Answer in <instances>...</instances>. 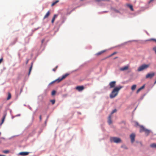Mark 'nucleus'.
I'll return each mask as SVG.
<instances>
[{"mask_svg": "<svg viewBox=\"0 0 156 156\" xmlns=\"http://www.w3.org/2000/svg\"><path fill=\"white\" fill-rule=\"evenodd\" d=\"M122 87H123L122 86L115 87L110 94V98H112L116 97L117 95L119 90L122 88Z\"/></svg>", "mask_w": 156, "mask_h": 156, "instance_id": "1", "label": "nucleus"}, {"mask_svg": "<svg viewBox=\"0 0 156 156\" xmlns=\"http://www.w3.org/2000/svg\"><path fill=\"white\" fill-rule=\"evenodd\" d=\"M110 141L111 142L118 143L121 142V140L119 138L116 137H111L110 138Z\"/></svg>", "mask_w": 156, "mask_h": 156, "instance_id": "2", "label": "nucleus"}, {"mask_svg": "<svg viewBox=\"0 0 156 156\" xmlns=\"http://www.w3.org/2000/svg\"><path fill=\"white\" fill-rule=\"evenodd\" d=\"M150 66L149 64H144L140 66L138 68L137 70L138 71H141L144 69H147Z\"/></svg>", "mask_w": 156, "mask_h": 156, "instance_id": "3", "label": "nucleus"}, {"mask_svg": "<svg viewBox=\"0 0 156 156\" xmlns=\"http://www.w3.org/2000/svg\"><path fill=\"white\" fill-rule=\"evenodd\" d=\"M154 75L155 73L154 72L148 73L146 75L145 78L147 79L149 78H151L154 76Z\"/></svg>", "mask_w": 156, "mask_h": 156, "instance_id": "4", "label": "nucleus"}, {"mask_svg": "<svg viewBox=\"0 0 156 156\" xmlns=\"http://www.w3.org/2000/svg\"><path fill=\"white\" fill-rule=\"evenodd\" d=\"M116 82L115 81H113L110 82L109 83V85L110 88H113L115 86Z\"/></svg>", "mask_w": 156, "mask_h": 156, "instance_id": "5", "label": "nucleus"}, {"mask_svg": "<svg viewBox=\"0 0 156 156\" xmlns=\"http://www.w3.org/2000/svg\"><path fill=\"white\" fill-rule=\"evenodd\" d=\"M69 75V74L68 73H66L65 75L62 76V78H59L58 79L59 80V81L61 82L62 80L63 79L65 78L66 77H67Z\"/></svg>", "mask_w": 156, "mask_h": 156, "instance_id": "6", "label": "nucleus"}, {"mask_svg": "<svg viewBox=\"0 0 156 156\" xmlns=\"http://www.w3.org/2000/svg\"><path fill=\"white\" fill-rule=\"evenodd\" d=\"M135 135L133 134H132L130 135V138L132 143L135 140Z\"/></svg>", "mask_w": 156, "mask_h": 156, "instance_id": "7", "label": "nucleus"}, {"mask_svg": "<svg viewBox=\"0 0 156 156\" xmlns=\"http://www.w3.org/2000/svg\"><path fill=\"white\" fill-rule=\"evenodd\" d=\"M76 89L79 91H81L84 89V87L83 86H78L76 87Z\"/></svg>", "mask_w": 156, "mask_h": 156, "instance_id": "8", "label": "nucleus"}, {"mask_svg": "<svg viewBox=\"0 0 156 156\" xmlns=\"http://www.w3.org/2000/svg\"><path fill=\"white\" fill-rule=\"evenodd\" d=\"M129 69L128 66H126L119 68V70L121 71H124L125 70H127Z\"/></svg>", "mask_w": 156, "mask_h": 156, "instance_id": "9", "label": "nucleus"}, {"mask_svg": "<svg viewBox=\"0 0 156 156\" xmlns=\"http://www.w3.org/2000/svg\"><path fill=\"white\" fill-rule=\"evenodd\" d=\"M29 153L28 152H21L19 153V155L21 156H26L29 154Z\"/></svg>", "mask_w": 156, "mask_h": 156, "instance_id": "10", "label": "nucleus"}, {"mask_svg": "<svg viewBox=\"0 0 156 156\" xmlns=\"http://www.w3.org/2000/svg\"><path fill=\"white\" fill-rule=\"evenodd\" d=\"M106 50H104L102 51H101L99 52H98V53L96 54L95 55L97 56H99L101 54H103L105 52V51H106Z\"/></svg>", "mask_w": 156, "mask_h": 156, "instance_id": "11", "label": "nucleus"}, {"mask_svg": "<svg viewBox=\"0 0 156 156\" xmlns=\"http://www.w3.org/2000/svg\"><path fill=\"white\" fill-rule=\"evenodd\" d=\"M59 81V80L58 78V79H57L51 82V83H50L49 84V85H51L55 83H58L60 82V81Z\"/></svg>", "mask_w": 156, "mask_h": 156, "instance_id": "12", "label": "nucleus"}, {"mask_svg": "<svg viewBox=\"0 0 156 156\" xmlns=\"http://www.w3.org/2000/svg\"><path fill=\"white\" fill-rule=\"evenodd\" d=\"M140 132H141L143 131H144L146 129L144 127L142 126H140Z\"/></svg>", "mask_w": 156, "mask_h": 156, "instance_id": "13", "label": "nucleus"}, {"mask_svg": "<svg viewBox=\"0 0 156 156\" xmlns=\"http://www.w3.org/2000/svg\"><path fill=\"white\" fill-rule=\"evenodd\" d=\"M108 122L109 124H111L112 123L111 120V115H109L108 118Z\"/></svg>", "mask_w": 156, "mask_h": 156, "instance_id": "14", "label": "nucleus"}, {"mask_svg": "<svg viewBox=\"0 0 156 156\" xmlns=\"http://www.w3.org/2000/svg\"><path fill=\"white\" fill-rule=\"evenodd\" d=\"M50 11H48L47 13H46V15L44 16V19H45L47 17H48V16H49V15H50Z\"/></svg>", "mask_w": 156, "mask_h": 156, "instance_id": "15", "label": "nucleus"}, {"mask_svg": "<svg viewBox=\"0 0 156 156\" xmlns=\"http://www.w3.org/2000/svg\"><path fill=\"white\" fill-rule=\"evenodd\" d=\"M144 132H145V134L147 135V136L148 135V134H149V133L150 132V131L149 130H148L147 129H146L145 130Z\"/></svg>", "mask_w": 156, "mask_h": 156, "instance_id": "16", "label": "nucleus"}, {"mask_svg": "<svg viewBox=\"0 0 156 156\" xmlns=\"http://www.w3.org/2000/svg\"><path fill=\"white\" fill-rule=\"evenodd\" d=\"M127 6L132 11H133V6L132 5L130 4H128L127 5Z\"/></svg>", "mask_w": 156, "mask_h": 156, "instance_id": "17", "label": "nucleus"}, {"mask_svg": "<svg viewBox=\"0 0 156 156\" xmlns=\"http://www.w3.org/2000/svg\"><path fill=\"white\" fill-rule=\"evenodd\" d=\"M59 2V1L58 0H57L56 1H55L53 2L51 4V6H53L54 5H55L58 2Z\"/></svg>", "mask_w": 156, "mask_h": 156, "instance_id": "18", "label": "nucleus"}, {"mask_svg": "<svg viewBox=\"0 0 156 156\" xmlns=\"http://www.w3.org/2000/svg\"><path fill=\"white\" fill-rule=\"evenodd\" d=\"M11 94L10 93H8V97L7 98V100H9L11 98Z\"/></svg>", "mask_w": 156, "mask_h": 156, "instance_id": "19", "label": "nucleus"}, {"mask_svg": "<svg viewBox=\"0 0 156 156\" xmlns=\"http://www.w3.org/2000/svg\"><path fill=\"white\" fill-rule=\"evenodd\" d=\"M5 116H6V115H5L3 116V118L2 119V122L0 123V125H1L3 124V122H4V121L5 119Z\"/></svg>", "mask_w": 156, "mask_h": 156, "instance_id": "20", "label": "nucleus"}, {"mask_svg": "<svg viewBox=\"0 0 156 156\" xmlns=\"http://www.w3.org/2000/svg\"><path fill=\"white\" fill-rule=\"evenodd\" d=\"M33 66V63H32L31 64V66L29 70V72L28 73V75H29L30 73V72L31 71V70H32V68Z\"/></svg>", "mask_w": 156, "mask_h": 156, "instance_id": "21", "label": "nucleus"}, {"mask_svg": "<svg viewBox=\"0 0 156 156\" xmlns=\"http://www.w3.org/2000/svg\"><path fill=\"white\" fill-rule=\"evenodd\" d=\"M136 87V85H133L131 87V90H135Z\"/></svg>", "mask_w": 156, "mask_h": 156, "instance_id": "22", "label": "nucleus"}, {"mask_svg": "<svg viewBox=\"0 0 156 156\" xmlns=\"http://www.w3.org/2000/svg\"><path fill=\"white\" fill-rule=\"evenodd\" d=\"M154 41L156 43V39H152V38L150 39L146 40V41Z\"/></svg>", "mask_w": 156, "mask_h": 156, "instance_id": "23", "label": "nucleus"}, {"mask_svg": "<svg viewBox=\"0 0 156 156\" xmlns=\"http://www.w3.org/2000/svg\"><path fill=\"white\" fill-rule=\"evenodd\" d=\"M151 147L156 148V144H153L150 145Z\"/></svg>", "mask_w": 156, "mask_h": 156, "instance_id": "24", "label": "nucleus"}, {"mask_svg": "<svg viewBox=\"0 0 156 156\" xmlns=\"http://www.w3.org/2000/svg\"><path fill=\"white\" fill-rule=\"evenodd\" d=\"M96 2H99L101 1H109V0H95Z\"/></svg>", "mask_w": 156, "mask_h": 156, "instance_id": "25", "label": "nucleus"}, {"mask_svg": "<svg viewBox=\"0 0 156 156\" xmlns=\"http://www.w3.org/2000/svg\"><path fill=\"white\" fill-rule=\"evenodd\" d=\"M117 111V110L116 109H114L113 110L111 114L110 115H112L115 112Z\"/></svg>", "mask_w": 156, "mask_h": 156, "instance_id": "26", "label": "nucleus"}, {"mask_svg": "<svg viewBox=\"0 0 156 156\" xmlns=\"http://www.w3.org/2000/svg\"><path fill=\"white\" fill-rule=\"evenodd\" d=\"M56 91L55 90H53L51 93V95H55L56 93Z\"/></svg>", "mask_w": 156, "mask_h": 156, "instance_id": "27", "label": "nucleus"}, {"mask_svg": "<svg viewBox=\"0 0 156 156\" xmlns=\"http://www.w3.org/2000/svg\"><path fill=\"white\" fill-rule=\"evenodd\" d=\"M52 103V105H53L55 104V100H52L50 101Z\"/></svg>", "mask_w": 156, "mask_h": 156, "instance_id": "28", "label": "nucleus"}, {"mask_svg": "<svg viewBox=\"0 0 156 156\" xmlns=\"http://www.w3.org/2000/svg\"><path fill=\"white\" fill-rule=\"evenodd\" d=\"M153 50L154 51L155 53L156 54V46L154 47L153 48Z\"/></svg>", "mask_w": 156, "mask_h": 156, "instance_id": "29", "label": "nucleus"}, {"mask_svg": "<svg viewBox=\"0 0 156 156\" xmlns=\"http://www.w3.org/2000/svg\"><path fill=\"white\" fill-rule=\"evenodd\" d=\"M3 152L7 154L9 152V151L8 150H5L3 151Z\"/></svg>", "mask_w": 156, "mask_h": 156, "instance_id": "30", "label": "nucleus"}, {"mask_svg": "<svg viewBox=\"0 0 156 156\" xmlns=\"http://www.w3.org/2000/svg\"><path fill=\"white\" fill-rule=\"evenodd\" d=\"M135 126H140V125H139V124L137 122H135Z\"/></svg>", "mask_w": 156, "mask_h": 156, "instance_id": "31", "label": "nucleus"}, {"mask_svg": "<svg viewBox=\"0 0 156 156\" xmlns=\"http://www.w3.org/2000/svg\"><path fill=\"white\" fill-rule=\"evenodd\" d=\"M58 16V15L57 14H55L53 17V18H54L55 19V18L57 17Z\"/></svg>", "mask_w": 156, "mask_h": 156, "instance_id": "32", "label": "nucleus"}, {"mask_svg": "<svg viewBox=\"0 0 156 156\" xmlns=\"http://www.w3.org/2000/svg\"><path fill=\"white\" fill-rule=\"evenodd\" d=\"M58 16V15L57 14H55L53 17V18H54L55 19V18L57 17Z\"/></svg>", "mask_w": 156, "mask_h": 156, "instance_id": "33", "label": "nucleus"}, {"mask_svg": "<svg viewBox=\"0 0 156 156\" xmlns=\"http://www.w3.org/2000/svg\"><path fill=\"white\" fill-rule=\"evenodd\" d=\"M58 16V15L57 14H55L53 17V18H54L55 19V18L57 17Z\"/></svg>", "mask_w": 156, "mask_h": 156, "instance_id": "34", "label": "nucleus"}, {"mask_svg": "<svg viewBox=\"0 0 156 156\" xmlns=\"http://www.w3.org/2000/svg\"><path fill=\"white\" fill-rule=\"evenodd\" d=\"M144 87H145V85H143L142 87H140V88H139L141 90H142L143 89H144Z\"/></svg>", "mask_w": 156, "mask_h": 156, "instance_id": "35", "label": "nucleus"}, {"mask_svg": "<svg viewBox=\"0 0 156 156\" xmlns=\"http://www.w3.org/2000/svg\"><path fill=\"white\" fill-rule=\"evenodd\" d=\"M141 90L140 88H139L136 91V93L138 94Z\"/></svg>", "mask_w": 156, "mask_h": 156, "instance_id": "36", "label": "nucleus"}, {"mask_svg": "<svg viewBox=\"0 0 156 156\" xmlns=\"http://www.w3.org/2000/svg\"><path fill=\"white\" fill-rule=\"evenodd\" d=\"M116 53H117V52H114V53H113L112 54H111L110 55V56H112L113 55L115 54H116Z\"/></svg>", "mask_w": 156, "mask_h": 156, "instance_id": "37", "label": "nucleus"}, {"mask_svg": "<svg viewBox=\"0 0 156 156\" xmlns=\"http://www.w3.org/2000/svg\"><path fill=\"white\" fill-rule=\"evenodd\" d=\"M55 20V19H54V18H52V20H51V23H53L54 22Z\"/></svg>", "mask_w": 156, "mask_h": 156, "instance_id": "38", "label": "nucleus"}, {"mask_svg": "<svg viewBox=\"0 0 156 156\" xmlns=\"http://www.w3.org/2000/svg\"><path fill=\"white\" fill-rule=\"evenodd\" d=\"M44 41H45L44 39H42V41H41V43H42V44H43L44 43Z\"/></svg>", "mask_w": 156, "mask_h": 156, "instance_id": "39", "label": "nucleus"}, {"mask_svg": "<svg viewBox=\"0 0 156 156\" xmlns=\"http://www.w3.org/2000/svg\"><path fill=\"white\" fill-rule=\"evenodd\" d=\"M56 70L57 69H56L55 68L53 69H52L53 71H54V72H55Z\"/></svg>", "mask_w": 156, "mask_h": 156, "instance_id": "40", "label": "nucleus"}, {"mask_svg": "<svg viewBox=\"0 0 156 156\" xmlns=\"http://www.w3.org/2000/svg\"><path fill=\"white\" fill-rule=\"evenodd\" d=\"M3 59L2 58H1L0 59V64L2 62V61Z\"/></svg>", "mask_w": 156, "mask_h": 156, "instance_id": "41", "label": "nucleus"}, {"mask_svg": "<svg viewBox=\"0 0 156 156\" xmlns=\"http://www.w3.org/2000/svg\"><path fill=\"white\" fill-rule=\"evenodd\" d=\"M154 0H150L148 3H150L151 2H152V1H153Z\"/></svg>", "mask_w": 156, "mask_h": 156, "instance_id": "42", "label": "nucleus"}, {"mask_svg": "<svg viewBox=\"0 0 156 156\" xmlns=\"http://www.w3.org/2000/svg\"><path fill=\"white\" fill-rule=\"evenodd\" d=\"M39 119L40 120H41V115H40L39 117Z\"/></svg>", "mask_w": 156, "mask_h": 156, "instance_id": "43", "label": "nucleus"}, {"mask_svg": "<svg viewBox=\"0 0 156 156\" xmlns=\"http://www.w3.org/2000/svg\"><path fill=\"white\" fill-rule=\"evenodd\" d=\"M28 61H29V60L27 59L26 62V64H27L28 63Z\"/></svg>", "mask_w": 156, "mask_h": 156, "instance_id": "44", "label": "nucleus"}, {"mask_svg": "<svg viewBox=\"0 0 156 156\" xmlns=\"http://www.w3.org/2000/svg\"><path fill=\"white\" fill-rule=\"evenodd\" d=\"M1 139H3V140H5V138H4V137H1Z\"/></svg>", "mask_w": 156, "mask_h": 156, "instance_id": "45", "label": "nucleus"}, {"mask_svg": "<svg viewBox=\"0 0 156 156\" xmlns=\"http://www.w3.org/2000/svg\"><path fill=\"white\" fill-rule=\"evenodd\" d=\"M58 67V66H57L55 67V68L56 69H57V68Z\"/></svg>", "mask_w": 156, "mask_h": 156, "instance_id": "46", "label": "nucleus"}, {"mask_svg": "<svg viewBox=\"0 0 156 156\" xmlns=\"http://www.w3.org/2000/svg\"><path fill=\"white\" fill-rule=\"evenodd\" d=\"M0 156H5L4 155H0Z\"/></svg>", "mask_w": 156, "mask_h": 156, "instance_id": "47", "label": "nucleus"}, {"mask_svg": "<svg viewBox=\"0 0 156 156\" xmlns=\"http://www.w3.org/2000/svg\"><path fill=\"white\" fill-rule=\"evenodd\" d=\"M156 83V80L155 81V82H154V83Z\"/></svg>", "mask_w": 156, "mask_h": 156, "instance_id": "48", "label": "nucleus"}, {"mask_svg": "<svg viewBox=\"0 0 156 156\" xmlns=\"http://www.w3.org/2000/svg\"><path fill=\"white\" fill-rule=\"evenodd\" d=\"M1 132H0V135H1Z\"/></svg>", "mask_w": 156, "mask_h": 156, "instance_id": "49", "label": "nucleus"}, {"mask_svg": "<svg viewBox=\"0 0 156 156\" xmlns=\"http://www.w3.org/2000/svg\"><path fill=\"white\" fill-rule=\"evenodd\" d=\"M117 58V57H115V58Z\"/></svg>", "mask_w": 156, "mask_h": 156, "instance_id": "50", "label": "nucleus"}]
</instances>
